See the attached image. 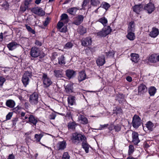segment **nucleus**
I'll return each mask as SVG.
<instances>
[{
    "label": "nucleus",
    "mask_w": 159,
    "mask_h": 159,
    "mask_svg": "<svg viewBox=\"0 0 159 159\" xmlns=\"http://www.w3.org/2000/svg\"><path fill=\"white\" fill-rule=\"evenodd\" d=\"M98 21L101 23L105 26L101 31L98 32L97 34L98 36L100 37H106L109 34L111 31L109 26H105L107 22V20L105 17H102L98 20Z\"/></svg>",
    "instance_id": "obj_1"
},
{
    "label": "nucleus",
    "mask_w": 159,
    "mask_h": 159,
    "mask_svg": "<svg viewBox=\"0 0 159 159\" xmlns=\"http://www.w3.org/2000/svg\"><path fill=\"white\" fill-rule=\"evenodd\" d=\"M86 138L84 135L77 133H74L72 135L71 140L72 142L75 144H77L86 139Z\"/></svg>",
    "instance_id": "obj_2"
},
{
    "label": "nucleus",
    "mask_w": 159,
    "mask_h": 159,
    "mask_svg": "<svg viewBox=\"0 0 159 159\" xmlns=\"http://www.w3.org/2000/svg\"><path fill=\"white\" fill-rule=\"evenodd\" d=\"M42 80L43 86L45 88L49 87L52 83L51 79L45 73H43Z\"/></svg>",
    "instance_id": "obj_3"
},
{
    "label": "nucleus",
    "mask_w": 159,
    "mask_h": 159,
    "mask_svg": "<svg viewBox=\"0 0 159 159\" xmlns=\"http://www.w3.org/2000/svg\"><path fill=\"white\" fill-rule=\"evenodd\" d=\"M32 76V73L28 71H26L24 74L22 78V81L23 85L25 87H26L29 84V78Z\"/></svg>",
    "instance_id": "obj_4"
},
{
    "label": "nucleus",
    "mask_w": 159,
    "mask_h": 159,
    "mask_svg": "<svg viewBox=\"0 0 159 159\" xmlns=\"http://www.w3.org/2000/svg\"><path fill=\"white\" fill-rule=\"evenodd\" d=\"M40 51L39 49L35 46L33 47L30 52V56L34 58H36L40 56Z\"/></svg>",
    "instance_id": "obj_5"
},
{
    "label": "nucleus",
    "mask_w": 159,
    "mask_h": 159,
    "mask_svg": "<svg viewBox=\"0 0 159 159\" xmlns=\"http://www.w3.org/2000/svg\"><path fill=\"white\" fill-rule=\"evenodd\" d=\"M39 96L37 93H34L30 96L29 101L33 105H37L38 102Z\"/></svg>",
    "instance_id": "obj_6"
},
{
    "label": "nucleus",
    "mask_w": 159,
    "mask_h": 159,
    "mask_svg": "<svg viewBox=\"0 0 159 159\" xmlns=\"http://www.w3.org/2000/svg\"><path fill=\"white\" fill-rule=\"evenodd\" d=\"M144 9L149 14H151L155 9V7L154 4L149 2L145 5Z\"/></svg>",
    "instance_id": "obj_7"
},
{
    "label": "nucleus",
    "mask_w": 159,
    "mask_h": 159,
    "mask_svg": "<svg viewBox=\"0 0 159 159\" xmlns=\"http://www.w3.org/2000/svg\"><path fill=\"white\" fill-rule=\"evenodd\" d=\"M132 125L134 128H137L140 125V119L137 115H135L133 118Z\"/></svg>",
    "instance_id": "obj_8"
},
{
    "label": "nucleus",
    "mask_w": 159,
    "mask_h": 159,
    "mask_svg": "<svg viewBox=\"0 0 159 159\" xmlns=\"http://www.w3.org/2000/svg\"><path fill=\"white\" fill-rule=\"evenodd\" d=\"M31 11L34 13L39 16H43L45 15L44 11L40 7L34 8L32 9Z\"/></svg>",
    "instance_id": "obj_9"
},
{
    "label": "nucleus",
    "mask_w": 159,
    "mask_h": 159,
    "mask_svg": "<svg viewBox=\"0 0 159 159\" xmlns=\"http://www.w3.org/2000/svg\"><path fill=\"white\" fill-rule=\"evenodd\" d=\"M81 44L82 46L86 47L92 44V39L90 37H87L82 40Z\"/></svg>",
    "instance_id": "obj_10"
},
{
    "label": "nucleus",
    "mask_w": 159,
    "mask_h": 159,
    "mask_svg": "<svg viewBox=\"0 0 159 159\" xmlns=\"http://www.w3.org/2000/svg\"><path fill=\"white\" fill-rule=\"evenodd\" d=\"M132 142L135 145H137L140 142L139 138L138 133L135 131L133 132L132 133Z\"/></svg>",
    "instance_id": "obj_11"
},
{
    "label": "nucleus",
    "mask_w": 159,
    "mask_h": 159,
    "mask_svg": "<svg viewBox=\"0 0 159 159\" xmlns=\"http://www.w3.org/2000/svg\"><path fill=\"white\" fill-rule=\"evenodd\" d=\"M84 19V17L82 15H78L74 19V20L73 23L76 25H79L83 22Z\"/></svg>",
    "instance_id": "obj_12"
},
{
    "label": "nucleus",
    "mask_w": 159,
    "mask_h": 159,
    "mask_svg": "<svg viewBox=\"0 0 159 159\" xmlns=\"http://www.w3.org/2000/svg\"><path fill=\"white\" fill-rule=\"evenodd\" d=\"M75 75V71L73 70L69 69L66 71V75L68 79L73 78Z\"/></svg>",
    "instance_id": "obj_13"
},
{
    "label": "nucleus",
    "mask_w": 159,
    "mask_h": 159,
    "mask_svg": "<svg viewBox=\"0 0 159 159\" xmlns=\"http://www.w3.org/2000/svg\"><path fill=\"white\" fill-rule=\"evenodd\" d=\"M57 147L58 150L64 149L66 147V142L64 141L59 142L57 144Z\"/></svg>",
    "instance_id": "obj_14"
},
{
    "label": "nucleus",
    "mask_w": 159,
    "mask_h": 159,
    "mask_svg": "<svg viewBox=\"0 0 159 159\" xmlns=\"http://www.w3.org/2000/svg\"><path fill=\"white\" fill-rule=\"evenodd\" d=\"M147 90V88L146 86L143 84H141L138 87V93L139 95L145 93Z\"/></svg>",
    "instance_id": "obj_15"
},
{
    "label": "nucleus",
    "mask_w": 159,
    "mask_h": 159,
    "mask_svg": "<svg viewBox=\"0 0 159 159\" xmlns=\"http://www.w3.org/2000/svg\"><path fill=\"white\" fill-rule=\"evenodd\" d=\"M82 148L84 149L86 153H88L89 151V149L90 147V145L87 143L86 141V138L85 140L82 141Z\"/></svg>",
    "instance_id": "obj_16"
},
{
    "label": "nucleus",
    "mask_w": 159,
    "mask_h": 159,
    "mask_svg": "<svg viewBox=\"0 0 159 159\" xmlns=\"http://www.w3.org/2000/svg\"><path fill=\"white\" fill-rule=\"evenodd\" d=\"M86 78V75L84 71H81L79 72L78 76V80L79 81L81 82L85 80Z\"/></svg>",
    "instance_id": "obj_17"
},
{
    "label": "nucleus",
    "mask_w": 159,
    "mask_h": 159,
    "mask_svg": "<svg viewBox=\"0 0 159 159\" xmlns=\"http://www.w3.org/2000/svg\"><path fill=\"white\" fill-rule=\"evenodd\" d=\"M37 121V119L35 118L33 115H30L29 116V119H28L27 123L32 124L34 125H35Z\"/></svg>",
    "instance_id": "obj_18"
},
{
    "label": "nucleus",
    "mask_w": 159,
    "mask_h": 159,
    "mask_svg": "<svg viewBox=\"0 0 159 159\" xmlns=\"http://www.w3.org/2000/svg\"><path fill=\"white\" fill-rule=\"evenodd\" d=\"M143 6L141 4L135 5L133 7V11L137 14H139L143 9Z\"/></svg>",
    "instance_id": "obj_19"
},
{
    "label": "nucleus",
    "mask_w": 159,
    "mask_h": 159,
    "mask_svg": "<svg viewBox=\"0 0 159 159\" xmlns=\"http://www.w3.org/2000/svg\"><path fill=\"white\" fill-rule=\"evenodd\" d=\"M78 120L80 123L82 124L85 125L88 123V120L87 118L84 115H80L78 117Z\"/></svg>",
    "instance_id": "obj_20"
},
{
    "label": "nucleus",
    "mask_w": 159,
    "mask_h": 159,
    "mask_svg": "<svg viewBox=\"0 0 159 159\" xmlns=\"http://www.w3.org/2000/svg\"><path fill=\"white\" fill-rule=\"evenodd\" d=\"M158 30L156 28H153L151 31L150 33V36L152 37L155 38L158 34Z\"/></svg>",
    "instance_id": "obj_21"
},
{
    "label": "nucleus",
    "mask_w": 159,
    "mask_h": 159,
    "mask_svg": "<svg viewBox=\"0 0 159 159\" xmlns=\"http://www.w3.org/2000/svg\"><path fill=\"white\" fill-rule=\"evenodd\" d=\"M54 75L57 78H61L63 76L62 70H56L54 71Z\"/></svg>",
    "instance_id": "obj_22"
},
{
    "label": "nucleus",
    "mask_w": 159,
    "mask_h": 159,
    "mask_svg": "<svg viewBox=\"0 0 159 159\" xmlns=\"http://www.w3.org/2000/svg\"><path fill=\"white\" fill-rule=\"evenodd\" d=\"M66 92L67 93H72L73 92V84L71 83H69L65 87Z\"/></svg>",
    "instance_id": "obj_23"
},
{
    "label": "nucleus",
    "mask_w": 159,
    "mask_h": 159,
    "mask_svg": "<svg viewBox=\"0 0 159 159\" xmlns=\"http://www.w3.org/2000/svg\"><path fill=\"white\" fill-rule=\"evenodd\" d=\"M131 60L132 61L137 63L139 60V56L138 54L132 53L130 55Z\"/></svg>",
    "instance_id": "obj_24"
},
{
    "label": "nucleus",
    "mask_w": 159,
    "mask_h": 159,
    "mask_svg": "<svg viewBox=\"0 0 159 159\" xmlns=\"http://www.w3.org/2000/svg\"><path fill=\"white\" fill-rule=\"evenodd\" d=\"M145 125L148 129L150 131H152L155 128L154 124L150 121H148L147 122Z\"/></svg>",
    "instance_id": "obj_25"
},
{
    "label": "nucleus",
    "mask_w": 159,
    "mask_h": 159,
    "mask_svg": "<svg viewBox=\"0 0 159 159\" xmlns=\"http://www.w3.org/2000/svg\"><path fill=\"white\" fill-rule=\"evenodd\" d=\"M157 91V89L154 86H151L148 89V92L150 96H154Z\"/></svg>",
    "instance_id": "obj_26"
},
{
    "label": "nucleus",
    "mask_w": 159,
    "mask_h": 159,
    "mask_svg": "<svg viewBox=\"0 0 159 159\" xmlns=\"http://www.w3.org/2000/svg\"><path fill=\"white\" fill-rule=\"evenodd\" d=\"M97 63L98 66H102L105 63V60L104 57H99L96 61Z\"/></svg>",
    "instance_id": "obj_27"
},
{
    "label": "nucleus",
    "mask_w": 159,
    "mask_h": 159,
    "mask_svg": "<svg viewBox=\"0 0 159 159\" xmlns=\"http://www.w3.org/2000/svg\"><path fill=\"white\" fill-rule=\"evenodd\" d=\"M17 44L16 43L13 42L8 44L7 46L10 50L12 51L16 48Z\"/></svg>",
    "instance_id": "obj_28"
},
{
    "label": "nucleus",
    "mask_w": 159,
    "mask_h": 159,
    "mask_svg": "<svg viewBox=\"0 0 159 159\" xmlns=\"http://www.w3.org/2000/svg\"><path fill=\"white\" fill-rule=\"evenodd\" d=\"M6 106L10 108H13L15 106L14 101L12 100H9L7 101L6 103Z\"/></svg>",
    "instance_id": "obj_29"
},
{
    "label": "nucleus",
    "mask_w": 159,
    "mask_h": 159,
    "mask_svg": "<svg viewBox=\"0 0 159 159\" xmlns=\"http://www.w3.org/2000/svg\"><path fill=\"white\" fill-rule=\"evenodd\" d=\"M75 97L74 96H70L68 98V102L69 105L72 106L75 104Z\"/></svg>",
    "instance_id": "obj_30"
},
{
    "label": "nucleus",
    "mask_w": 159,
    "mask_h": 159,
    "mask_svg": "<svg viewBox=\"0 0 159 159\" xmlns=\"http://www.w3.org/2000/svg\"><path fill=\"white\" fill-rule=\"evenodd\" d=\"M128 34L127 35V38L130 40H133L135 38L134 34L132 32L128 31Z\"/></svg>",
    "instance_id": "obj_31"
},
{
    "label": "nucleus",
    "mask_w": 159,
    "mask_h": 159,
    "mask_svg": "<svg viewBox=\"0 0 159 159\" xmlns=\"http://www.w3.org/2000/svg\"><path fill=\"white\" fill-rule=\"evenodd\" d=\"M76 125L75 122H71L68 123L67 127L69 129L74 130L75 129Z\"/></svg>",
    "instance_id": "obj_32"
},
{
    "label": "nucleus",
    "mask_w": 159,
    "mask_h": 159,
    "mask_svg": "<svg viewBox=\"0 0 159 159\" xmlns=\"http://www.w3.org/2000/svg\"><path fill=\"white\" fill-rule=\"evenodd\" d=\"M134 22L131 21L129 23L128 27V31L134 32Z\"/></svg>",
    "instance_id": "obj_33"
},
{
    "label": "nucleus",
    "mask_w": 159,
    "mask_h": 159,
    "mask_svg": "<svg viewBox=\"0 0 159 159\" xmlns=\"http://www.w3.org/2000/svg\"><path fill=\"white\" fill-rule=\"evenodd\" d=\"M78 9L76 7H73V8L69 9L68 10V12L71 15H74L76 13L77 10Z\"/></svg>",
    "instance_id": "obj_34"
},
{
    "label": "nucleus",
    "mask_w": 159,
    "mask_h": 159,
    "mask_svg": "<svg viewBox=\"0 0 159 159\" xmlns=\"http://www.w3.org/2000/svg\"><path fill=\"white\" fill-rule=\"evenodd\" d=\"M58 63L60 65L65 64L66 63L65 57L63 55H61L58 58Z\"/></svg>",
    "instance_id": "obj_35"
},
{
    "label": "nucleus",
    "mask_w": 159,
    "mask_h": 159,
    "mask_svg": "<svg viewBox=\"0 0 159 159\" xmlns=\"http://www.w3.org/2000/svg\"><path fill=\"white\" fill-rule=\"evenodd\" d=\"M78 31L80 34H83L86 32V29L83 26H80L78 29Z\"/></svg>",
    "instance_id": "obj_36"
},
{
    "label": "nucleus",
    "mask_w": 159,
    "mask_h": 159,
    "mask_svg": "<svg viewBox=\"0 0 159 159\" xmlns=\"http://www.w3.org/2000/svg\"><path fill=\"white\" fill-rule=\"evenodd\" d=\"M157 59L156 56L154 54L151 55L149 58V61L151 62H155Z\"/></svg>",
    "instance_id": "obj_37"
},
{
    "label": "nucleus",
    "mask_w": 159,
    "mask_h": 159,
    "mask_svg": "<svg viewBox=\"0 0 159 159\" xmlns=\"http://www.w3.org/2000/svg\"><path fill=\"white\" fill-rule=\"evenodd\" d=\"M100 0H91V4L94 6H98L100 3Z\"/></svg>",
    "instance_id": "obj_38"
},
{
    "label": "nucleus",
    "mask_w": 159,
    "mask_h": 159,
    "mask_svg": "<svg viewBox=\"0 0 159 159\" xmlns=\"http://www.w3.org/2000/svg\"><path fill=\"white\" fill-rule=\"evenodd\" d=\"M0 5L5 9L7 8L8 6V3L5 0H3L2 2H0Z\"/></svg>",
    "instance_id": "obj_39"
},
{
    "label": "nucleus",
    "mask_w": 159,
    "mask_h": 159,
    "mask_svg": "<svg viewBox=\"0 0 159 159\" xmlns=\"http://www.w3.org/2000/svg\"><path fill=\"white\" fill-rule=\"evenodd\" d=\"M43 135L42 134H36L35 135L34 138L36 141L39 142H40L41 139L43 137Z\"/></svg>",
    "instance_id": "obj_40"
},
{
    "label": "nucleus",
    "mask_w": 159,
    "mask_h": 159,
    "mask_svg": "<svg viewBox=\"0 0 159 159\" xmlns=\"http://www.w3.org/2000/svg\"><path fill=\"white\" fill-rule=\"evenodd\" d=\"M61 20H65V22L67 23L68 21V16L66 14H63L61 16Z\"/></svg>",
    "instance_id": "obj_41"
},
{
    "label": "nucleus",
    "mask_w": 159,
    "mask_h": 159,
    "mask_svg": "<svg viewBox=\"0 0 159 159\" xmlns=\"http://www.w3.org/2000/svg\"><path fill=\"white\" fill-rule=\"evenodd\" d=\"M101 6H102V8L106 10L110 7V5L108 3L106 2H103Z\"/></svg>",
    "instance_id": "obj_42"
},
{
    "label": "nucleus",
    "mask_w": 159,
    "mask_h": 159,
    "mask_svg": "<svg viewBox=\"0 0 159 159\" xmlns=\"http://www.w3.org/2000/svg\"><path fill=\"white\" fill-rule=\"evenodd\" d=\"M129 148L128 154L129 155H130L132 154L134 152V147L132 145H130L129 146Z\"/></svg>",
    "instance_id": "obj_43"
},
{
    "label": "nucleus",
    "mask_w": 159,
    "mask_h": 159,
    "mask_svg": "<svg viewBox=\"0 0 159 159\" xmlns=\"http://www.w3.org/2000/svg\"><path fill=\"white\" fill-rule=\"evenodd\" d=\"M73 46L72 43L70 42L67 43L65 45V48L66 49H69L71 48Z\"/></svg>",
    "instance_id": "obj_44"
},
{
    "label": "nucleus",
    "mask_w": 159,
    "mask_h": 159,
    "mask_svg": "<svg viewBox=\"0 0 159 159\" xmlns=\"http://www.w3.org/2000/svg\"><path fill=\"white\" fill-rule=\"evenodd\" d=\"M25 26L26 29L29 32L31 33H32L33 34H35V31L34 30H33L30 26L26 25H25Z\"/></svg>",
    "instance_id": "obj_45"
},
{
    "label": "nucleus",
    "mask_w": 159,
    "mask_h": 159,
    "mask_svg": "<svg viewBox=\"0 0 159 159\" xmlns=\"http://www.w3.org/2000/svg\"><path fill=\"white\" fill-rule=\"evenodd\" d=\"M70 156L67 152L64 153L62 157V159H70Z\"/></svg>",
    "instance_id": "obj_46"
},
{
    "label": "nucleus",
    "mask_w": 159,
    "mask_h": 159,
    "mask_svg": "<svg viewBox=\"0 0 159 159\" xmlns=\"http://www.w3.org/2000/svg\"><path fill=\"white\" fill-rule=\"evenodd\" d=\"M6 79L2 76L0 77V87H2L4 82L6 81Z\"/></svg>",
    "instance_id": "obj_47"
},
{
    "label": "nucleus",
    "mask_w": 159,
    "mask_h": 159,
    "mask_svg": "<svg viewBox=\"0 0 159 159\" xmlns=\"http://www.w3.org/2000/svg\"><path fill=\"white\" fill-rule=\"evenodd\" d=\"M115 53L113 51H109L108 52H106V56L108 57H113Z\"/></svg>",
    "instance_id": "obj_48"
},
{
    "label": "nucleus",
    "mask_w": 159,
    "mask_h": 159,
    "mask_svg": "<svg viewBox=\"0 0 159 159\" xmlns=\"http://www.w3.org/2000/svg\"><path fill=\"white\" fill-rule=\"evenodd\" d=\"M63 22H59L57 24V28L58 30L61 29L63 27Z\"/></svg>",
    "instance_id": "obj_49"
},
{
    "label": "nucleus",
    "mask_w": 159,
    "mask_h": 159,
    "mask_svg": "<svg viewBox=\"0 0 159 159\" xmlns=\"http://www.w3.org/2000/svg\"><path fill=\"white\" fill-rule=\"evenodd\" d=\"M114 128L116 131L118 132L120 130L121 127L120 125H117L114 126Z\"/></svg>",
    "instance_id": "obj_50"
},
{
    "label": "nucleus",
    "mask_w": 159,
    "mask_h": 159,
    "mask_svg": "<svg viewBox=\"0 0 159 159\" xmlns=\"http://www.w3.org/2000/svg\"><path fill=\"white\" fill-rule=\"evenodd\" d=\"M116 114L120 113L122 112V109L120 107H116Z\"/></svg>",
    "instance_id": "obj_51"
},
{
    "label": "nucleus",
    "mask_w": 159,
    "mask_h": 159,
    "mask_svg": "<svg viewBox=\"0 0 159 159\" xmlns=\"http://www.w3.org/2000/svg\"><path fill=\"white\" fill-rule=\"evenodd\" d=\"M59 31L61 32L65 33L67 31V28L65 26H64L62 28L59 30Z\"/></svg>",
    "instance_id": "obj_52"
},
{
    "label": "nucleus",
    "mask_w": 159,
    "mask_h": 159,
    "mask_svg": "<svg viewBox=\"0 0 159 159\" xmlns=\"http://www.w3.org/2000/svg\"><path fill=\"white\" fill-rule=\"evenodd\" d=\"M12 113L11 112H9L8 113V114L6 116V120H10L11 117L12 116Z\"/></svg>",
    "instance_id": "obj_53"
},
{
    "label": "nucleus",
    "mask_w": 159,
    "mask_h": 159,
    "mask_svg": "<svg viewBox=\"0 0 159 159\" xmlns=\"http://www.w3.org/2000/svg\"><path fill=\"white\" fill-rule=\"evenodd\" d=\"M89 2V0H84L82 5V7L83 8L84 7L86 6Z\"/></svg>",
    "instance_id": "obj_54"
},
{
    "label": "nucleus",
    "mask_w": 159,
    "mask_h": 159,
    "mask_svg": "<svg viewBox=\"0 0 159 159\" xmlns=\"http://www.w3.org/2000/svg\"><path fill=\"white\" fill-rule=\"evenodd\" d=\"M35 44L36 45L39 47L41 46L42 45V43L38 40H36Z\"/></svg>",
    "instance_id": "obj_55"
},
{
    "label": "nucleus",
    "mask_w": 159,
    "mask_h": 159,
    "mask_svg": "<svg viewBox=\"0 0 159 159\" xmlns=\"http://www.w3.org/2000/svg\"><path fill=\"white\" fill-rule=\"evenodd\" d=\"M108 126V124H105L104 125H100L99 129L102 130L105 128L107 127Z\"/></svg>",
    "instance_id": "obj_56"
},
{
    "label": "nucleus",
    "mask_w": 159,
    "mask_h": 159,
    "mask_svg": "<svg viewBox=\"0 0 159 159\" xmlns=\"http://www.w3.org/2000/svg\"><path fill=\"white\" fill-rule=\"evenodd\" d=\"M30 115L28 114L26 115L23 118V119L25 120V121L27 122L28 120V119H29V117Z\"/></svg>",
    "instance_id": "obj_57"
},
{
    "label": "nucleus",
    "mask_w": 159,
    "mask_h": 159,
    "mask_svg": "<svg viewBox=\"0 0 159 159\" xmlns=\"http://www.w3.org/2000/svg\"><path fill=\"white\" fill-rule=\"evenodd\" d=\"M49 23L48 18H47L46 20L44 21L43 25L44 26H46Z\"/></svg>",
    "instance_id": "obj_58"
},
{
    "label": "nucleus",
    "mask_w": 159,
    "mask_h": 159,
    "mask_svg": "<svg viewBox=\"0 0 159 159\" xmlns=\"http://www.w3.org/2000/svg\"><path fill=\"white\" fill-rule=\"evenodd\" d=\"M126 79L127 81L129 82L131 81L132 80V78L129 76L127 77L126 78Z\"/></svg>",
    "instance_id": "obj_59"
},
{
    "label": "nucleus",
    "mask_w": 159,
    "mask_h": 159,
    "mask_svg": "<svg viewBox=\"0 0 159 159\" xmlns=\"http://www.w3.org/2000/svg\"><path fill=\"white\" fill-rule=\"evenodd\" d=\"M14 157L12 154L10 155L7 159H14Z\"/></svg>",
    "instance_id": "obj_60"
},
{
    "label": "nucleus",
    "mask_w": 159,
    "mask_h": 159,
    "mask_svg": "<svg viewBox=\"0 0 159 159\" xmlns=\"http://www.w3.org/2000/svg\"><path fill=\"white\" fill-rule=\"evenodd\" d=\"M42 0H36L35 2L37 4H38L40 3Z\"/></svg>",
    "instance_id": "obj_61"
},
{
    "label": "nucleus",
    "mask_w": 159,
    "mask_h": 159,
    "mask_svg": "<svg viewBox=\"0 0 159 159\" xmlns=\"http://www.w3.org/2000/svg\"><path fill=\"white\" fill-rule=\"evenodd\" d=\"M126 159H137V158H134L131 156L128 157Z\"/></svg>",
    "instance_id": "obj_62"
},
{
    "label": "nucleus",
    "mask_w": 159,
    "mask_h": 159,
    "mask_svg": "<svg viewBox=\"0 0 159 159\" xmlns=\"http://www.w3.org/2000/svg\"><path fill=\"white\" fill-rule=\"evenodd\" d=\"M20 115L22 117H24L25 116V113L24 112H21V113Z\"/></svg>",
    "instance_id": "obj_63"
},
{
    "label": "nucleus",
    "mask_w": 159,
    "mask_h": 159,
    "mask_svg": "<svg viewBox=\"0 0 159 159\" xmlns=\"http://www.w3.org/2000/svg\"><path fill=\"white\" fill-rule=\"evenodd\" d=\"M57 56V54L56 53H53L52 54V58L55 59V57H54V56Z\"/></svg>",
    "instance_id": "obj_64"
}]
</instances>
